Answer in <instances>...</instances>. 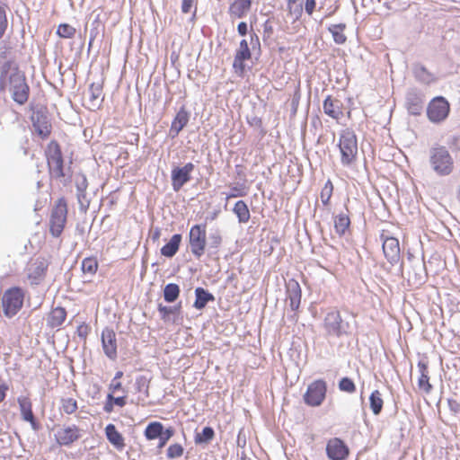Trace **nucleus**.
<instances>
[{
	"label": "nucleus",
	"mask_w": 460,
	"mask_h": 460,
	"mask_svg": "<svg viewBox=\"0 0 460 460\" xmlns=\"http://www.w3.org/2000/svg\"><path fill=\"white\" fill-rule=\"evenodd\" d=\"M103 409H104V411L106 412H111L112 410H113V402H112V401H108L107 400V402L105 403Z\"/></svg>",
	"instance_id": "nucleus-61"
},
{
	"label": "nucleus",
	"mask_w": 460,
	"mask_h": 460,
	"mask_svg": "<svg viewBox=\"0 0 460 460\" xmlns=\"http://www.w3.org/2000/svg\"><path fill=\"white\" fill-rule=\"evenodd\" d=\"M77 334L79 337L81 338H86L87 334H88V326L85 325V324H80L78 327H77Z\"/></svg>",
	"instance_id": "nucleus-56"
},
{
	"label": "nucleus",
	"mask_w": 460,
	"mask_h": 460,
	"mask_svg": "<svg viewBox=\"0 0 460 460\" xmlns=\"http://www.w3.org/2000/svg\"><path fill=\"white\" fill-rule=\"evenodd\" d=\"M323 327L328 336L340 338L347 333L349 323L342 320L338 310H332L324 317Z\"/></svg>",
	"instance_id": "nucleus-8"
},
{
	"label": "nucleus",
	"mask_w": 460,
	"mask_h": 460,
	"mask_svg": "<svg viewBox=\"0 0 460 460\" xmlns=\"http://www.w3.org/2000/svg\"><path fill=\"white\" fill-rule=\"evenodd\" d=\"M323 111L329 117L334 119H340L343 116V104L337 99L328 95L323 101Z\"/></svg>",
	"instance_id": "nucleus-22"
},
{
	"label": "nucleus",
	"mask_w": 460,
	"mask_h": 460,
	"mask_svg": "<svg viewBox=\"0 0 460 460\" xmlns=\"http://www.w3.org/2000/svg\"><path fill=\"white\" fill-rule=\"evenodd\" d=\"M196 0H182L181 3V12L183 13H188L190 12L191 7Z\"/></svg>",
	"instance_id": "nucleus-54"
},
{
	"label": "nucleus",
	"mask_w": 460,
	"mask_h": 460,
	"mask_svg": "<svg viewBox=\"0 0 460 460\" xmlns=\"http://www.w3.org/2000/svg\"><path fill=\"white\" fill-rule=\"evenodd\" d=\"M158 236H159V232L157 231V232L155 234V235H154V239H155V238H158Z\"/></svg>",
	"instance_id": "nucleus-64"
},
{
	"label": "nucleus",
	"mask_w": 460,
	"mask_h": 460,
	"mask_svg": "<svg viewBox=\"0 0 460 460\" xmlns=\"http://www.w3.org/2000/svg\"><path fill=\"white\" fill-rule=\"evenodd\" d=\"M31 121L34 131L42 138L48 137L51 133V125L48 117L41 111L33 112Z\"/></svg>",
	"instance_id": "nucleus-19"
},
{
	"label": "nucleus",
	"mask_w": 460,
	"mask_h": 460,
	"mask_svg": "<svg viewBox=\"0 0 460 460\" xmlns=\"http://www.w3.org/2000/svg\"><path fill=\"white\" fill-rule=\"evenodd\" d=\"M251 7L252 0H235L229 5V16L232 20L242 19L246 16Z\"/></svg>",
	"instance_id": "nucleus-23"
},
{
	"label": "nucleus",
	"mask_w": 460,
	"mask_h": 460,
	"mask_svg": "<svg viewBox=\"0 0 460 460\" xmlns=\"http://www.w3.org/2000/svg\"><path fill=\"white\" fill-rule=\"evenodd\" d=\"M339 389L342 392L352 394L356 391V385L350 378L342 377L339 382Z\"/></svg>",
	"instance_id": "nucleus-44"
},
{
	"label": "nucleus",
	"mask_w": 460,
	"mask_h": 460,
	"mask_svg": "<svg viewBox=\"0 0 460 460\" xmlns=\"http://www.w3.org/2000/svg\"><path fill=\"white\" fill-rule=\"evenodd\" d=\"M49 268V261L38 257L31 261L26 268V275L31 285H39L43 281Z\"/></svg>",
	"instance_id": "nucleus-11"
},
{
	"label": "nucleus",
	"mask_w": 460,
	"mask_h": 460,
	"mask_svg": "<svg viewBox=\"0 0 460 460\" xmlns=\"http://www.w3.org/2000/svg\"><path fill=\"white\" fill-rule=\"evenodd\" d=\"M327 456L331 460H344L349 455V449L340 438L331 439L326 447Z\"/></svg>",
	"instance_id": "nucleus-20"
},
{
	"label": "nucleus",
	"mask_w": 460,
	"mask_h": 460,
	"mask_svg": "<svg viewBox=\"0 0 460 460\" xmlns=\"http://www.w3.org/2000/svg\"><path fill=\"white\" fill-rule=\"evenodd\" d=\"M194 164L188 163L182 167H176L172 171V185L174 191H179L184 184L190 180V173Z\"/></svg>",
	"instance_id": "nucleus-15"
},
{
	"label": "nucleus",
	"mask_w": 460,
	"mask_h": 460,
	"mask_svg": "<svg viewBox=\"0 0 460 460\" xmlns=\"http://www.w3.org/2000/svg\"><path fill=\"white\" fill-rule=\"evenodd\" d=\"M18 403L20 406L21 414L22 419L28 422H30L33 428H35L36 421L34 418V414L31 410V402L27 397H19Z\"/></svg>",
	"instance_id": "nucleus-27"
},
{
	"label": "nucleus",
	"mask_w": 460,
	"mask_h": 460,
	"mask_svg": "<svg viewBox=\"0 0 460 460\" xmlns=\"http://www.w3.org/2000/svg\"><path fill=\"white\" fill-rule=\"evenodd\" d=\"M8 26V21L6 17V8L4 5H0V39L5 33Z\"/></svg>",
	"instance_id": "nucleus-50"
},
{
	"label": "nucleus",
	"mask_w": 460,
	"mask_h": 460,
	"mask_svg": "<svg viewBox=\"0 0 460 460\" xmlns=\"http://www.w3.org/2000/svg\"><path fill=\"white\" fill-rule=\"evenodd\" d=\"M190 114L185 110L184 107H181L177 112L174 119L172 122L171 133H173V137L177 136L182 128L187 125L189 121Z\"/></svg>",
	"instance_id": "nucleus-25"
},
{
	"label": "nucleus",
	"mask_w": 460,
	"mask_h": 460,
	"mask_svg": "<svg viewBox=\"0 0 460 460\" xmlns=\"http://www.w3.org/2000/svg\"><path fill=\"white\" fill-rule=\"evenodd\" d=\"M233 212L236 215L239 223H247L251 215L247 204L243 200H238L233 208Z\"/></svg>",
	"instance_id": "nucleus-32"
},
{
	"label": "nucleus",
	"mask_w": 460,
	"mask_h": 460,
	"mask_svg": "<svg viewBox=\"0 0 460 460\" xmlns=\"http://www.w3.org/2000/svg\"><path fill=\"white\" fill-rule=\"evenodd\" d=\"M417 367H418V369L420 372V377L418 379V386L424 393L429 394L433 387H432L431 384L429 383L428 361L420 360L418 362Z\"/></svg>",
	"instance_id": "nucleus-24"
},
{
	"label": "nucleus",
	"mask_w": 460,
	"mask_h": 460,
	"mask_svg": "<svg viewBox=\"0 0 460 460\" xmlns=\"http://www.w3.org/2000/svg\"><path fill=\"white\" fill-rule=\"evenodd\" d=\"M346 29L345 23L332 24L328 30L332 33L333 40L336 44H343L347 40V37L344 34V30Z\"/></svg>",
	"instance_id": "nucleus-34"
},
{
	"label": "nucleus",
	"mask_w": 460,
	"mask_h": 460,
	"mask_svg": "<svg viewBox=\"0 0 460 460\" xmlns=\"http://www.w3.org/2000/svg\"><path fill=\"white\" fill-rule=\"evenodd\" d=\"M57 33L62 38L69 39L75 35V29L69 24H60Z\"/></svg>",
	"instance_id": "nucleus-48"
},
{
	"label": "nucleus",
	"mask_w": 460,
	"mask_h": 460,
	"mask_svg": "<svg viewBox=\"0 0 460 460\" xmlns=\"http://www.w3.org/2000/svg\"><path fill=\"white\" fill-rule=\"evenodd\" d=\"M107 439L118 449H123L125 447L122 435L117 430L113 424H109L105 428Z\"/></svg>",
	"instance_id": "nucleus-28"
},
{
	"label": "nucleus",
	"mask_w": 460,
	"mask_h": 460,
	"mask_svg": "<svg viewBox=\"0 0 460 460\" xmlns=\"http://www.w3.org/2000/svg\"><path fill=\"white\" fill-rule=\"evenodd\" d=\"M180 307H181V305H176V306H165V305H163L162 304H160L158 305V311L161 314V318L163 320H166V318L169 314H178Z\"/></svg>",
	"instance_id": "nucleus-46"
},
{
	"label": "nucleus",
	"mask_w": 460,
	"mask_h": 460,
	"mask_svg": "<svg viewBox=\"0 0 460 460\" xmlns=\"http://www.w3.org/2000/svg\"><path fill=\"white\" fill-rule=\"evenodd\" d=\"M215 431L211 427H205L201 433H196L194 441L197 445L208 444L213 440Z\"/></svg>",
	"instance_id": "nucleus-37"
},
{
	"label": "nucleus",
	"mask_w": 460,
	"mask_h": 460,
	"mask_svg": "<svg viewBox=\"0 0 460 460\" xmlns=\"http://www.w3.org/2000/svg\"><path fill=\"white\" fill-rule=\"evenodd\" d=\"M332 191H333L332 182L330 180H328L325 182L324 186L323 187V189L321 190V194H320L321 200L324 206H327L329 204V201L332 195Z\"/></svg>",
	"instance_id": "nucleus-41"
},
{
	"label": "nucleus",
	"mask_w": 460,
	"mask_h": 460,
	"mask_svg": "<svg viewBox=\"0 0 460 460\" xmlns=\"http://www.w3.org/2000/svg\"><path fill=\"white\" fill-rule=\"evenodd\" d=\"M108 401H112L113 404H116L119 407H123L126 405V397L120 396V397H114L112 394H109L107 396Z\"/></svg>",
	"instance_id": "nucleus-53"
},
{
	"label": "nucleus",
	"mask_w": 460,
	"mask_h": 460,
	"mask_svg": "<svg viewBox=\"0 0 460 460\" xmlns=\"http://www.w3.org/2000/svg\"><path fill=\"white\" fill-rule=\"evenodd\" d=\"M103 100L102 84L101 83L91 84L83 96L84 105L91 111L100 109Z\"/></svg>",
	"instance_id": "nucleus-12"
},
{
	"label": "nucleus",
	"mask_w": 460,
	"mask_h": 460,
	"mask_svg": "<svg viewBox=\"0 0 460 460\" xmlns=\"http://www.w3.org/2000/svg\"><path fill=\"white\" fill-rule=\"evenodd\" d=\"M429 164L438 176H447L454 170V159L445 146H437L429 150Z\"/></svg>",
	"instance_id": "nucleus-4"
},
{
	"label": "nucleus",
	"mask_w": 460,
	"mask_h": 460,
	"mask_svg": "<svg viewBox=\"0 0 460 460\" xmlns=\"http://www.w3.org/2000/svg\"><path fill=\"white\" fill-rule=\"evenodd\" d=\"M181 239V234H173L170 241L161 248V254L167 258L173 257L179 250Z\"/></svg>",
	"instance_id": "nucleus-26"
},
{
	"label": "nucleus",
	"mask_w": 460,
	"mask_h": 460,
	"mask_svg": "<svg viewBox=\"0 0 460 460\" xmlns=\"http://www.w3.org/2000/svg\"><path fill=\"white\" fill-rule=\"evenodd\" d=\"M75 187L78 201L81 202L85 198V191L88 187V181L84 174H79L75 178Z\"/></svg>",
	"instance_id": "nucleus-39"
},
{
	"label": "nucleus",
	"mask_w": 460,
	"mask_h": 460,
	"mask_svg": "<svg viewBox=\"0 0 460 460\" xmlns=\"http://www.w3.org/2000/svg\"><path fill=\"white\" fill-rule=\"evenodd\" d=\"M195 296L196 299L193 306L198 310L203 309L208 302L215 300V296L203 288H197L195 289Z\"/></svg>",
	"instance_id": "nucleus-29"
},
{
	"label": "nucleus",
	"mask_w": 460,
	"mask_h": 460,
	"mask_svg": "<svg viewBox=\"0 0 460 460\" xmlns=\"http://www.w3.org/2000/svg\"><path fill=\"white\" fill-rule=\"evenodd\" d=\"M288 10L290 15L298 19L302 15L303 6L302 4H296V0H288Z\"/></svg>",
	"instance_id": "nucleus-47"
},
{
	"label": "nucleus",
	"mask_w": 460,
	"mask_h": 460,
	"mask_svg": "<svg viewBox=\"0 0 460 460\" xmlns=\"http://www.w3.org/2000/svg\"><path fill=\"white\" fill-rule=\"evenodd\" d=\"M67 217V204L64 198L56 202L50 214L49 231L54 237H58L66 226Z\"/></svg>",
	"instance_id": "nucleus-6"
},
{
	"label": "nucleus",
	"mask_w": 460,
	"mask_h": 460,
	"mask_svg": "<svg viewBox=\"0 0 460 460\" xmlns=\"http://www.w3.org/2000/svg\"><path fill=\"white\" fill-rule=\"evenodd\" d=\"M350 225V219L348 214L340 213L334 219V228L339 235L345 234Z\"/></svg>",
	"instance_id": "nucleus-33"
},
{
	"label": "nucleus",
	"mask_w": 460,
	"mask_h": 460,
	"mask_svg": "<svg viewBox=\"0 0 460 460\" xmlns=\"http://www.w3.org/2000/svg\"><path fill=\"white\" fill-rule=\"evenodd\" d=\"M102 345L104 354L111 360L117 358L116 333L112 329L105 328L102 332Z\"/></svg>",
	"instance_id": "nucleus-16"
},
{
	"label": "nucleus",
	"mask_w": 460,
	"mask_h": 460,
	"mask_svg": "<svg viewBox=\"0 0 460 460\" xmlns=\"http://www.w3.org/2000/svg\"><path fill=\"white\" fill-rule=\"evenodd\" d=\"M207 226L205 224L194 225L190 229L189 244L193 256L199 259L206 251L207 246Z\"/></svg>",
	"instance_id": "nucleus-7"
},
{
	"label": "nucleus",
	"mask_w": 460,
	"mask_h": 460,
	"mask_svg": "<svg viewBox=\"0 0 460 460\" xmlns=\"http://www.w3.org/2000/svg\"><path fill=\"white\" fill-rule=\"evenodd\" d=\"M24 291L19 287H13L6 289L2 296V308L4 314L12 318L22 307Z\"/></svg>",
	"instance_id": "nucleus-5"
},
{
	"label": "nucleus",
	"mask_w": 460,
	"mask_h": 460,
	"mask_svg": "<svg viewBox=\"0 0 460 460\" xmlns=\"http://www.w3.org/2000/svg\"><path fill=\"white\" fill-rule=\"evenodd\" d=\"M111 389L115 392L121 389V383L112 380L111 384Z\"/></svg>",
	"instance_id": "nucleus-60"
},
{
	"label": "nucleus",
	"mask_w": 460,
	"mask_h": 460,
	"mask_svg": "<svg viewBox=\"0 0 460 460\" xmlns=\"http://www.w3.org/2000/svg\"><path fill=\"white\" fill-rule=\"evenodd\" d=\"M137 382L138 385H140L142 382H144V379L143 378H139V379H137Z\"/></svg>",
	"instance_id": "nucleus-63"
},
{
	"label": "nucleus",
	"mask_w": 460,
	"mask_h": 460,
	"mask_svg": "<svg viewBox=\"0 0 460 460\" xmlns=\"http://www.w3.org/2000/svg\"><path fill=\"white\" fill-rule=\"evenodd\" d=\"M49 172L51 178L66 184L71 178L70 168L64 167V159L57 141H50L45 150Z\"/></svg>",
	"instance_id": "nucleus-2"
},
{
	"label": "nucleus",
	"mask_w": 460,
	"mask_h": 460,
	"mask_svg": "<svg viewBox=\"0 0 460 460\" xmlns=\"http://www.w3.org/2000/svg\"><path fill=\"white\" fill-rule=\"evenodd\" d=\"M163 429L164 425L161 422L153 421L146 426L144 435L147 440H154L162 435Z\"/></svg>",
	"instance_id": "nucleus-35"
},
{
	"label": "nucleus",
	"mask_w": 460,
	"mask_h": 460,
	"mask_svg": "<svg viewBox=\"0 0 460 460\" xmlns=\"http://www.w3.org/2000/svg\"><path fill=\"white\" fill-rule=\"evenodd\" d=\"M180 287L174 283L167 284L164 288V298L168 303L176 301L180 295Z\"/></svg>",
	"instance_id": "nucleus-38"
},
{
	"label": "nucleus",
	"mask_w": 460,
	"mask_h": 460,
	"mask_svg": "<svg viewBox=\"0 0 460 460\" xmlns=\"http://www.w3.org/2000/svg\"><path fill=\"white\" fill-rule=\"evenodd\" d=\"M174 435V429L172 427H169L165 429H163L162 435L158 437L159 443L157 448H163L168 442V440Z\"/></svg>",
	"instance_id": "nucleus-45"
},
{
	"label": "nucleus",
	"mask_w": 460,
	"mask_h": 460,
	"mask_svg": "<svg viewBox=\"0 0 460 460\" xmlns=\"http://www.w3.org/2000/svg\"><path fill=\"white\" fill-rule=\"evenodd\" d=\"M66 317V312L65 308L58 306L51 310L48 317V325L51 328L59 327Z\"/></svg>",
	"instance_id": "nucleus-30"
},
{
	"label": "nucleus",
	"mask_w": 460,
	"mask_h": 460,
	"mask_svg": "<svg viewBox=\"0 0 460 460\" xmlns=\"http://www.w3.org/2000/svg\"><path fill=\"white\" fill-rule=\"evenodd\" d=\"M383 252L391 265H395L401 259L400 245L397 238L382 234Z\"/></svg>",
	"instance_id": "nucleus-13"
},
{
	"label": "nucleus",
	"mask_w": 460,
	"mask_h": 460,
	"mask_svg": "<svg viewBox=\"0 0 460 460\" xmlns=\"http://www.w3.org/2000/svg\"><path fill=\"white\" fill-rule=\"evenodd\" d=\"M82 437V430L75 425L63 426L55 434L56 440L60 446H70Z\"/></svg>",
	"instance_id": "nucleus-14"
},
{
	"label": "nucleus",
	"mask_w": 460,
	"mask_h": 460,
	"mask_svg": "<svg viewBox=\"0 0 460 460\" xmlns=\"http://www.w3.org/2000/svg\"><path fill=\"white\" fill-rule=\"evenodd\" d=\"M413 74L415 78L422 84H429L435 81L434 75L422 65H415L413 66Z\"/></svg>",
	"instance_id": "nucleus-31"
},
{
	"label": "nucleus",
	"mask_w": 460,
	"mask_h": 460,
	"mask_svg": "<svg viewBox=\"0 0 460 460\" xmlns=\"http://www.w3.org/2000/svg\"><path fill=\"white\" fill-rule=\"evenodd\" d=\"M247 24L244 22H241L237 26V31L241 36L247 34Z\"/></svg>",
	"instance_id": "nucleus-58"
},
{
	"label": "nucleus",
	"mask_w": 460,
	"mask_h": 460,
	"mask_svg": "<svg viewBox=\"0 0 460 460\" xmlns=\"http://www.w3.org/2000/svg\"><path fill=\"white\" fill-rule=\"evenodd\" d=\"M97 267V261L93 258H85L82 262V270L84 274L93 275Z\"/></svg>",
	"instance_id": "nucleus-42"
},
{
	"label": "nucleus",
	"mask_w": 460,
	"mask_h": 460,
	"mask_svg": "<svg viewBox=\"0 0 460 460\" xmlns=\"http://www.w3.org/2000/svg\"><path fill=\"white\" fill-rule=\"evenodd\" d=\"M338 146L342 165H351L356 161L358 155V139L355 132L348 128L341 130Z\"/></svg>",
	"instance_id": "nucleus-3"
},
{
	"label": "nucleus",
	"mask_w": 460,
	"mask_h": 460,
	"mask_svg": "<svg viewBox=\"0 0 460 460\" xmlns=\"http://www.w3.org/2000/svg\"><path fill=\"white\" fill-rule=\"evenodd\" d=\"M250 43L252 45V48H254L255 45L260 46V40L257 34L252 33L250 35Z\"/></svg>",
	"instance_id": "nucleus-59"
},
{
	"label": "nucleus",
	"mask_w": 460,
	"mask_h": 460,
	"mask_svg": "<svg viewBox=\"0 0 460 460\" xmlns=\"http://www.w3.org/2000/svg\"><path fill=\"white\" fill-rule=\"evenodd\" d=\"M326 392V382L323 379L315 380L308 385L307 390L304 394V401L305 404L309 406H320L325 399Z\"/></svg>",
	"instance_id": "nucleus-9"
},
{
	"label": "nucleus",
	"mask_w": 460,
	"mask_h": 460,
	"mask_svg": "<svg viewBox=\"0 0 460 460\" xmlns=\"http://www.w3.org/2000/svg\"><path fill=\"white\" fill-rule=\"evenodd\" d=\"M122 376H123V372L122 371H118L115 374V376H114L113 380L116 381L117 379H119Z\"/></svg>",
	"instance_id": "nucleus-62"
},
{
	"label": "nucleus",
	"mask_w": 460,
	"mask_h": 460,
	"mask_svg": "<svg viewBox=\"0 0 460 460\" xmlns=\"http://www.w3.org/2000/svg\"><path fill=\"white\" fill-rule=\"evenodd\" d=\"M60 403L62 412L68 415L75 413L78 409L76 400L71 397L62 398Z\"/></svg>",
	"instance_id": "nucleus-40"
},
{
	"label": "nucleus",
	"mask_w": 460,
	"mask_h": 460,
	"mask_svg": "<svg viewBox=\"0 0 460 460\" xmlns=\"http://www.w3.org/2000/svg\"><path fill=\"white\" fill-rule=\"evenodd\" d=\"M184 448L181 445L175 443L171 446L166 450V456L169 459H174L181 457L183 455Z\"/></svg>",
	"instance_id": "nucleus-43"
},
{
	"label": "nucleus",
	"mask_w": 460,
	"mask_h": 460,
	"mask_svg": "<svg viewBox=\"0 0 460 460\" xmlns=\"http://www.w3.org/2000/svg\"><path fill=\"white\" fill-rule=\"evenodd\" d=\"M450 111L448 102L442 96L434 98L428 105L427 115L429 119L434 123L444 121Z\"/></svg>",
	"instance_id": "nucleus-10"
},
{
	"label": "nucleus",
	"mask_w": 460,
	"mask_h": 460,
	"mask_svg": "<svg viewBox=\"0 0 460 460\" xmlns=\"http://www.w3.org/2000/svg\"><path fill=\"white\" fill-rule=\"evenodd\" d=\"M287 298L292 311L298 310L301 303L302 291L299 283L295 279H289L287 284Z\"/></svg>",
	"instance_id": "nucleus-21"
},
{
	"label": "nucleus",
	"mask_w": 460,
	"mask_h": 460,
	"mask_svg": "<svg viewBox=\"0 0 460 460\" xmlns=\"http://www.w3.org/2000/svg\"><path fill=\"white\" fill-rule=\"evenodd\" d=\"M414 270H417L415 272V281L418 284H421L425 280V265L422 263H419L418 265H415Z\"/></svg>",
	"instance_id": "nucleus-51"
},
{
	"label": "nucleus",
	"mask_w": 460,
	"mask_h": 460,
	"mask_svg": "<svg viewBox=\"0 0 460 460\" xmlns=\"http://www.w3.org/2000/svg\"><path fill=\"white\" fill-rule=\"evenodd\" d=\"M250 58L251 51L248 42L246 40H242L239 48L236 49L233 63V67L235 73H237L239 75H243L245 68L243 62Z\"/></svg>",
	"instance_id": "nucleus-17"
},
{
	"label": "nucleus",
	"mask_w": 460,
	"mask_h": 460,
	"mask_svg": "<svg viewBox=\"0 0 460 460\" xmlns=\"http://www.w3.org/2000/svg\"><path fill=\"white\" fill-rule=\"evenodd\" d=\"M315 6H316L315 0H305V10L309 15H311L313 13L314 10L315 9Z\"/></svg>",
	"instance_id": "nucleus-55"
},
{
	"label": "nucleus",
	"mask_w": 460,
	"mask_h": 460,
	"mask_svg": "<svg viewBox=\"0 0 460 460\" xmlns=\"http://www.w3.org/2000/svg\"><path fill=\"white\" fill-rule=\"evenodd\" d=\"M369 404L372 412L375 415H379L383 409L384 401L382 399V394L378 390H375L371 393L369 396Z\"/></svg>",
	"instance_id": "nucleus-36"
},
{
	"label": "nucleus",
	"mask_w": 460,
	"mask_h": 460,
	"mask_svg": "<svg viewBox=\"0 0 460 460\" xmlns=\"http://www.w3.org/2000/svg\"><path fill=\"white\" fill-rule=\"evenodd\" d=\"M208 246L209 248L217 249L222 243V235L219 230H215L209 234L208 236Z\"/></svg>",
	"instance_id": "nucleus-49"
},
{
	"label": "nucleus",
	"mask_w": 460,
	"mask_h": 460,
	"mask_svg": "<svg viewBox=\"0 0 460 460\" xmlns=\"http://www.w3.org/2000/svg\"><path fill=\"white\" fill-rule=\"evenodd\" d=\"M9 390V386L6 384L0 385V403L5 399L6 392Z\"/></svg>",
	"instance_id": "nucleus-57"
},
{
	"label": "nucleus",
	"mask_w": 460,
	"mask_h": 460,
	"mask_svg": "<svg viewBox=\"0 0 460 460\" xmlns=\"http://www.w3.org/2000/svg\"><path fill=\"white\" fill-rule=\"evenodd\" d=\"M232 192L226 196V199H232L235 197H243L246 195V191L243 188H239L237 186H234L231 188Z\"/></svg>",
	"instance_id": "nucleus-52"
},
{
	"label": "nucleus",
	"mask_w": 460,
	"mask_h": 460,
	"mask_svg": "<svg viewBox=\"0 0 460 460\" xmlns=\"http://www.w3.org/2000/svg\"><path fill=\"white\" fill-rule=\"evenodd\" d=\"M0 91L9 92L13 100L20 105L26 103L29 99L30 86L24 73L14 61H7L2 66Z\"/></svg>",
	"instance_id": "nucleus-1"
},
{
	"label": "nucleus",
	"mask_w": 460,
	"mask_h": 460,
	"mask_svg": "<svg viewBox=\"0 0 460 460\" xmlns=\"http://www.w3.org/2000/svg\"><path fill=\"white\" fill-rule=\"evenodd\" d=\"M423 94L416 89H411L406 93V106L411 115H420L424 107Z\"/></svg>",
	"instance_id": "nucleus-18"
}]
</instances>
